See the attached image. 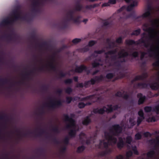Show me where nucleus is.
<instances>
[{
  "instance_id": "f257e3e1",
  "label": "nucleus",
  "mask_w": 159,
  "mask_h": 159,
  "mask_svg": "<svg viewBox=\"0 0 159 159\" xmlns=\"http://www.w3.org/2000/svg\"><path fill=\"white\" fill-rule=\"evenodd\" d=\"M75 13L74 10H70L67 13L66 18H64L60 23L61 29H64L67 28L68 26V23L70 21H72L75 23L80 22L79 20L81 18V16L79 15L75 17L74 16Z\"/></svg>"
},
{
  "instance_id": "f03ea898",
  "label": "nucleus",
  "mask_w": 159,
  "mask_h": 159,
  "mask_svg": "<svg viewBox=\"0 0 159 159\" xmlns=\"http://www.w3.org/2000/svg\"><path fill=\"white\" fill-rule=\"evenodd\" d=\"M144 36L142 37L141 39L136 41L132 39L126 40L125 41V43L128 45H138L141 43H143L144 47L148 48L149 47L150 43L148 41L147 42L146 40L144 39Z\"/></svg>"
},
{
  "instance_id": "7ed1b4c3",
  "label": "nucleus",
  "mask_w": 159,
  "mask_h": 159,
  "mask_svg": "<svg viewBox=\"0 0 159 159\" xmlns=\"http://www.w3.org/2000/svg\"><path fill=\"white\" fill-rule=\"evenodd\" d=\"M12 14L14 16L13 19L11 20L8 19H5L2 21L1 24L3 25H8L21 18L20 13L18 11V9L14 10L13 11Z\"/></svg>"
},
{
  "instance_id": "20e7f679",
  "label": "nucleus",
  "mask_w": 159,
  "mask_h": 159,
  "mask_svg": "<svg viewBox=\"0 0 159 159\" xmlns=\"http://www.w3.org/2000/svg\"><path fill=\"white\" fill-rule=\"evenodd\" d=\"M65 117V120L66 121H68L69 123L66 125V128L69 129L74 127L75 125V121L73 118L75 116V115L73 113L70 114V117L67 114H64L63 115Z\"/></svg>"
},
{
  "instance_id": "39448f33",
  "label": "nucleus",
  "mask_w": 159,
  "mask_h": 159,
  "mask_svg": "<svg viewBox=\"0 0 159 159\" xmlns=\"http://www.w3.org/2000/svg\"><path fill=\"white\" fill-rule=\"evenodd\" d=\"M104 78L102 75L99 76H95L94 78L91 79L90 80L86 81L84 84V87L85 88H88L90 84L94 85L96 82H99L102 81Z\"/></svg>"
},
{
  "instance_id": "423d86ee",
  "label": "nucleus",
  "mask_w": 159,
  "mask_h": 159,
  "mask_svg": "<svg viewBox=\"0 0 159 159\" xmlns=\"http://www.w3.org/2000/svg\"><path fill=\"white\" fill-rule=\"evenodd\" d=\"M122 129V127L119 124H115L112 126L109 130L113 135L118 136L121 133Z\"/></svg>"
},
{
  "instance_id": "0eeeda50",
  "label": "nucleus",
  "mask_w": 159,
  "mask_h": 159,
  "mask_svg": "<svg viewBox=\"0 0 159 159\" xmlns=\"http://www.w3.org/2000/svg\"><path fill=\"white\" fill-rule=\"evenodd\" d=\"M151 15V12L149 11H146L142 16H136L134 13H131L125 16V18L126 19L128 18L132 17L135 20H137L139 18H146L149 17Z\"/></svg>"
},
{
  "instance_id": "6e6552de",
  "label": "nucleus",
  "mask_w": 159,
  "mask_h": 159,
  "mask_svg": "<svg viewBox=\"0 0 159 159\" xmlns=\"http://www.w3.org/2000/svg\"><path fill=\"white\" fill-rule=\"evenodd\" d=\"M153 46L152 45L151 48L148 51V53L149 54V56L152 57L153 55H154L155 57L156 58L157 60L152 64V66L155 67L159 66V54H156L155 53V50L153 49L152 47Z\"/></svg>"
},
{
  "instance_id": "1a4fd4ad",
  "label": "nucleus",
  "mask_w": 159,
  "mask_h": 159,
  "mask_svg": "<svg viewBox=\"0 0 159 159\" xmlns=\"http://www.w3.org/2000/svg\"><path fill=\"white\" fill-rule=\"evenodd\" d=\"M62 105V102L60 100H51L49 104V107L52 109L58 108Z\"/></svg>"
},
{
  "instance_id": "9d476101",
  "label": "nucleus",
  "mask_w": 159,
  "mask_h": 159,
  "mask_svg": "<svg viewBox=\"0 0 159 159\" xmlns=\"http://www.w3.org/2000/svg\"><path fill=\"white\" fill-rule=\"evenodd\" d=\"M1 39H6L8 41H13L16 42L17 39L16 35L12 33L11 34H5L1 37Z\"/></svg>"
},
{
  "instance_id": "9b49d317",
  "label": "nucleus",
  "mask_w": 159,
  "mask_h": 159,
  "mask_svg": "<svg viewBox=\"0 0 159 159\" xmlns=\"http://www.w3.org/2000/svg\"><path fill=\"white\" fill-rule=\"evenodd\" d=\"M88 68L87 66L84 65H81L78 66H76L75 71V72L77 73H81L83 71H86Z\"/></svg>"
},
{
  "instance_id": "f8f14e48",
  "label": "nucleus",
  "mask_w": 159,
  "mask_h": 159,
  "mask_svg": "<svg viewBox=\"0 0 159 159\" xmlns=\"http://www.w3.org/2000/svg\"><path fill=\"white\" fill-rule=\"evenodd\" d=\"M105 135L106 138L109 141L112 142L115 144L117 143V139L116 137L110 135L109 133L106 132H105Z\"/></svg>"
},
{
  "instance_id": "ddd939ff",
  "label": "nucleus",
  "mask_w": 159,
  "mask_h": 159,
  "mask_svg": "<svg viewBox=\"0 0 159 159\" xmlns=\"http://www.w3.org/2000/svg\"><path fill=\"white\" fill-rule=\"evenodd\" d=\"M137 97L138 98H139L138 101V105H140L143 103L146 99V96L143 95L142 93H140L137 94Z\"/></svg>"
},
{
  "instance_id": "4468645a",
  "label": "nucleus",
  "mask_w": 159,
  "mask_h": 159,
  "mask_svg": "<svg viewBox=\"0 0 159 159\" xmlns=\"http://www.w3.org/2000/svg\"><path fill=\"white\" fill-rule=\"evenodd\" d=\"M125 143L121 137L118 138V141L117 143V148L119 149H121L125 146Z\"/></svg>"
},
{
  "instance_id": "2eb2a0df",
  "label": "nucleus",
  "mask_w": 159,
  "mask_h": 159,
  "mask_svg": "<svg viewBox=\"0 0 159 159\" xmlns=\"http://www.w3.org/2000/svg\"><path fill=\"white\" fill-rule=\"evenodd\" d=\"M148 84L146 83H139L136 84H134V88L135 89H144L147 87Z\"/></svg>"
},
{
  "instance_id": "dca6fc26",
  "label": "nucleus",
  "mask_w": 159,
  "mask_h": 159,
  "mask_svg": "<svg viewBox=\"0 0 159 159\" xmlns=\"http://www.w3.org/2000/svg\"><path fill=\"white\" fill-rule=\"evenodd\" d=\"M131 1H133V2L126 8L127 11H131L134 7L137 5V2L136 1L133 0Z\"/></svg>"
},
{
  "instance_id": "f3484780",
  "label": "nucleus",
  "mask_w": 159,
  "mask_h": 159,
  "mask_svg": "<svg viewBox=\"0 0 159 159\" xmlns=\"http://www.w3.org/2000/svg\"><path fill=\"white\" fill-rule=\"evenodd\" d=\"M93 112L95 114H103L106 112V110L104 109V108H100L98 109V108H94L93 110Z\"/></svg>"
},
{
  "instance_id": "a211bd4d",
  "label": "nucleus",
  "mask_w": 159,
  "mask_h": 159,
  "mask_svg": "<svg viewBox=\"0 0 159 159\" xmlns=\"http://www.w3.org/2000/svg\"><path fill=\"white\" fill-rule=\"evenodd\" d=\"M143 26L146 28V29H143V30L144 31L148 32L149 33H153L155 31V29L153 27L148 28V25L146 24H144Z\"/></svg>"
},
{
  "instance_id": "6ab92c4d",
  "label": "nucleus",
  "mask_w": 159,
  "mask_h": 159,
  "mask_svg": "<svg viewBox=\"0 0 159 159\" xmlns=\"http://www.w3.org/2000/svg\"><path fill=\"white\" fill-rule=\"evenodd\" d=\"M91 116V115L87 116L85 117L84 120L82 121V124L83 125H87L91 122V120L90 118Z\"/></svg>"
},
{
  "instance_id": "aec40b11",
  "label": "nucleus",
  "mask_w": 159,
  "mask_h": 159,
  "mask_svg": "<svg viewBox=\"0 0 159 159\" xmlns=\"http://www.w3.org/2000/svg\"><path fill=\"white\" fill-rule=\"evenodd\" d=\"M117 52V50L116 49L109 51L105 53V54L106 55L105 57L106 58H108L109 57V56H108V55H114L116 54Z\"/></svg>"
},
{
  "instance_id": "412c9836",
  "label": "nucleus",
  "mask_w": 159,
  "mask_h": 159,
  "mask_svg": "<svg viewBox=\"0 0 159 159\" xmlns=\"http://www.w3.org/2000/svg\"><path fill=\"white\" fill-rule=\"evenodd\" d=\"M83 7L80 4L79 2H77L75 5V11H80L83 8Z\"/></svg>"
},
{
  "instance_id": "4be33fe9",
  "label": "nucleus",
  "mask_w": 159,
  "mask_h": 159,
  "mask_svg": "<svg viewBox=\"0 0 159 159\" xmlns=\"http://www.w3.org/2000/svg\"><path fill=\"white\" fill-rule=\"evenodd\" d=\"M150 87L152 89L154 90H157L159 88V85L157 82L151 84L150 85Z\"/></svg>"
},
{
  "instance_id": "5701e85b",
  "label": "nucleus",
  "mask_w": 159,
  "mask_h": 159,
  "mask_svg": "<svg viewBox=\"0 0 159 159\" xmlns=\"http://www.w3.org/2000/svg\"><path fill=\"white\" fill-rule=\"evenodd\" d=\"M119 59L122 58H124L126 57L129 55V54L127 52H125L123 53L122 52H120L118 53Z\"/></svg>"
},
{
  "instance_id": "b1692460",
  "label": "nucleus",
  "mask_w": 159,
  "mask_h": 159,
  "mask_svg": "<svg viewBox=\"0 0 159 159\" xmlns=\"http://www.w3.org/2000/svg\"><path fill=\"white\" fill-rule=\"evenodd\" d=\"M10 81V80L7 78L0 79V84L3 85L5 84H8Z\"/></svg>"
},
{
  "instance_id": "393cba45",
  "label": "nucleus",
  "mask_w": 159,
  "mask_h": 159,
  "mask_svg": "<svg viewBox=\"0 0 159 159\" xmlns=\"http://www.w3.org/2000/svg\"><path fill=\"white\" fill-rule=\"evenodd\" d=\"M108 108H106V112L107 113H110L113 111V107L112 104H107V105Z\"/></svg>"
},
{
  "instance_id": "a878e982",
  "label": "nucleus",
  "mask_w": 159,
  "mask_h": 159,
  "mask_svg": "<svg viewBox=\"0 0 159 159\" xmlns=\"http://www.w3.org/2000/svg\"><path fill=\"white\" fill-rule=\"evenodd\" d=\"M141 29L139 28L136 30H134L133 32L131 34V35H135L136 36H138L140 33Z\"/></svg>"
},
{
  "instance_id": "bb28decb",
  "label": "nucleus",
  "mask_w": 159,
  "mask_h": 159,
  "mask_svg": "<svg viewBox=\"0 0 159 159\" xmlns=\"http://www.w3.org/2000/svg\"><path fill=\"white\" fill-rule=\"evenodd\" d=\"M155 154V151L154 150L149 151L147 154V156L149 158H152Z\"/></svg>"
},
{
  "instance_id": "cd10ccee",
  "label": "nucleus",
  "mask_w": 159,
  "mask_h": 159,
  "mask_svg": "<svg viewBox=\"0 0 159 159\" xmlns=\"http://www.w3.org/2000/svg\"><path fill=\"white\" fill-rule=\"evenodd\" d=\"M36 70L37 69L36 68H34L33 70L30 71L29 73L27 72H25V74L24 75V78L25 79H30V78L29 76L30 75L31 73H34V70Z\"/></svg>"
},
{
  "instance_id": "c85d7f7f",
  "label": "nucleus",
  "mask_w": 159,
  "mask_h": 159,
  "mask_svg": "<svg viewBox=\"0 0 159 159\" xmlns=\"http://www.w3.org/2000/svg\"><path fill=\"white\" fill-rule=\"evenodd\" d=\"M106 43L108 44V48H111L113 47H112L111 45V43L114 45V42H111V39L109 38H107L106 39Z\"/></svg>"
},
{
  "instance_id": "c756f323",
  "label": "nucleus",
  "mask_w": 159,
  "mask_h": 159,
  "mask_svg": "<svg viewBox=\"0 0 159 159\" xmlns=\"http://www.w3.org/2000/svg\"><path fill=\"white\" fill-rule=\"evenodd\" d=\"M49 66L51 70L55 72L57 71V67L53 64V62H51L50 63Z\"/></svg>"
},
{
  "instance_id": "7c9ffc66",
  "label": "nucleus",
  "mask_w": 159,
  "mask_h": 159,
  "mask_svg": "<svg viewBox=\"0 0 159 159\" xmlns=\"http://www.w3.org/2000/svg\"><path fill=\"white\" fill-rule=\"evenodd\" d=\"M40 4V3L39 0H34L32 3V5L33 7H39Z\"/></svg>"
},
{
  "instance_id": "2f4dec72",
  "label": "nucleus",
  "mask_w": 159,
  "mask_h": 159,
  "mask_svg": "<svg viewBox=\"0 0 159 159\" xmlns=\"http://www.w3.org/2000/svg\"><path fill=\"white\" fill-rule=\"evenodd\" d=\"M85 149V147L84 145L79 147L77 149V152L78 153H80L83 152Z\"/></svg>"
},
{
  "instance_id": "473e14b6",
  "label": "nucleus",
  "mask_w": 159,
  "mask_h": 159,
  "mask_svg": "<svg viewBox=\"0 0 159 159\" xmlns=\"http://www.w3.org/2000/svg\"><path fill=\"white\" fill-rule=\"evenodd\" d=\"M76 134V132L75 130L71 129L69 133V135L71 137H75Z\"/></svg>"
},
{
  "instance_id": "72a5a7b5",
  "label": "nucleus",
  "mask_w": 159,
  "mask_h": 159,
  "mask_svg": "<svg viewBox=\"0 0 159 159\" xmlns=\"http://www.w3.org/2000/svg\"><path fill=\"white\" fill-rule=\"evenodd\" d=\"M94 97L93 95H90L87 96L84 98H82L81 99V101H84L92 99Z\"/></svg>"
},
{
  "instance_id": "f704fd0d",
  "label": "nucleus",
  "mask_w": 159,
  "mask_h": 159,
  "mask_svg": "<svg viewBox=\"0 0 159 159\" xmlns=\"http://www.w3.org/2000/svg\"><path fill=\"white\" fill-rule=\"evenodd\" d=\"M119 74H120V75L119 76L116 77L113 80V81L114 82L115 81H116V80H118L119 79H121V78H123L125 77V74H123L121 72H120Z\"/></svg>"
},
{
  "instance_id": "c9c22d12",
  "label": "nucleus",
  "mask_w": 159,
  "mask_h": 159,
  "mask_svg": "<svg viewBox=\"0 0 159 159\" xmlns=\"http://www.w3.org/2000/svg\"><path fill=\"white\" fill-rule=\"evenodd\" d=\"M142 76V80H144L146 79L148 77V74L147 72H144L143 73L142 75H140Z\"/></svg>"
},
{
  "instance_id": "e433bc0d",
  "label": "nucleus",
  "mask_w": 159,
  "mask_h": 159,
  "mask_svg": "<svg viewBox=\"0 0 159 159\" xmlns=\"http://www.w3.org/2000/svg\"><path fill=\"white\" fill-rule=\"evenodd\" d=\"M122 91L123 92V93H122L120 91H119L115 93V96L116 97H120L122 98L123 95V93H125V91Z\"/></svg>"
},
{
  "instance_id": "4c0bfd02",
  "label": "nucleus",
  "mask_w": 159,
  "mask_h": 159,
  "mask_svg": "<svg viewBox=\"0 0 159 159\" xmlns=\"http://www.w3.org/2000/svg\"><path fill=\"white\" fill-rule=\"evenodd\" d=\"M144 109L145 112H149L152 111V107L151 106H146Z\"/></svg>"
},
{
  "instance_id": "58836bf2",
  "label": "nucleus",
  "mask_w": 159,
  "mask_h": 159,
  "mask_svg": "<svg viewBox=\"0 0 159 159\" xmlns=\"http://www.w3.org/2000/svg\"><path fill=\"white\" fill-rule=\"evenodd\" d=\"M132 140V139L131 136H128L126 138V142L128 144H130Z\"/></svg>"
},
{
  "instance_id": "ea45409f",
  "label": "nucleus",
  "mask_w": 159,
  "mask_h": 159,
  "mask_svg": "<svg viewBox=\"0 0 159 159\" xmlns=\"http://www.w3.org/2000/svg\"><path fill=\"white\" fill-rule=\"evenodd\" d=\"M114 76L113 73H110L107 74L106 76V77L108 79H112Z\"/></svg>"
},
{
  "instance_id": "a19ab883",
  "label": "nucleus",
  "mask_w": 159,
  "mask_h": 159,
  "mask_svg": "<svg viewBox=\"0 0 159 159\" xmlns=\"http://www.w3.org/2000/svg\"><path fill=\"white\" fill-rule=\"evenodd\" d=\"M72 91V89L70 87H67L65 90V92L68 94H70Z\"/></svg>"
},
{
  "instance_id": "79ce46f5",
  "label": "nucleus",
  "mask_w": 159,
  "mask_h": 159,
  "mask_svg": "<svg viewBox=\"0 0 159 159\" xmlns=\"http://www.w3.org/2000/svg\"><path fill=\"white\" fill-rule=\"evenodd\" d=\"M133 152L131 150H129L127 151L126 153V157L127 159H129V158L130 157L133 155Z\"/></svg>"
},
{
  "instance_id": "37998d69",
  "label": "nucleus",
  "mask_w": 159,
  "mask_h": 159,
  "mask_svg": "<svg viewBox=\"0 0 159 159\" xmlns=\"http://www.w3.org/2000/svg\"><path fill=\"white\" fill-rule=\"evenodd\" d=\"M142 136L139 133H136L135 135V139L137 140L141 139Z\"/></svg>"
},
{
  "instance_id": "c03bdc74",
  "label": "nucleus",
  "mask_w": 159,
  "mask_h": 159,
  "mask_svg": "<svg viewBox=\"0 0 159 159\" xmlns=\"http://www.w3.org/2000/svg\"><path fill=\"white\" fill-rule=\"evenodd\" d=\"M138 114L139 117L143 118V119H145V117L144 116V114L143 111L142 110H140L138 112Z\"/></svg>"
},
{
  "instance_id": "a18cd8bd",
  "label": "nucleus",
  "mask_w": 159,
  "mask_h": 159,
  "mask_svg": "<svg viewBox=\"0 0 159 159\" xmlns=\"http://www.w3.org/2000/svg\"><path fill=\"white\" fill-rule=\"evenodd\" d=\"M144 119L142 117H138L137 120V126H139Z\"/></svg>"
},
{
  "instance_id": "49530a36",
  "label": "nucleus",
  "mask_w": 159,
  "mask_h": 159,
  "mask_svg": "<svg viewBox=\"0 0 159 159\" xmlns=\"http://www.w3.org/2000/svg\"><path fill=\"white\" fill-rule=\"evenodd\" d=\"M100 65V64L98 62L94 61L92 63V66L93 68H96Z\"/></svg>"
},
{
  "instance_id": "de8ad7c7",
  "label": "nucleus",
  "mask_w": 159,
  "mask_h": 159,
  "mask_svg": "<svg viewBox=\"0 0 159 159\" xmlns=\"http://www.w3.org/2000/svg\"><path fill=\"white\" fill-rule=\"evenodd\" d=\"M156 121V118L155 117L152 116L151 118H149V119L147 120V121L148 122H155Z\"/></svg>"
},
{
  "instance_id": "09e8293b",
  "label": "nucleus",
  "mask_w": 159,
  "mask_h": 159,
  "mask_svg": "<svg viewBox=\"0 0 159 159\" xmlns=\"http://www.w3.org/2000/svg\"><path fill=\"white\" fill-rule=\"evenodd\" d=\"M97 42L94 40H91L89 42L88 46L89 47H91L94 45Z\"/></svg>"
},
{
  "instance_id": "8fccbe9b",
  "label": "nucleus",
  "mask_w": 159,
  "mask_h": 159,
  "mask_svg": "<svg viewBox=\"0 0 159 159\" xmlns=\"http://www.w3.org/2000/svg\"><path fill=\"white\" fill-rule=\"evenodd\" d=\"M40 131L39 132L38 134H35V135L38 136H40L43 134L45 133V131L43 129H40Z\"/></svg>"
},
{
  "instance_id": "3c124183",
  "label": "nucleus",
  "mask_w": 159,
  "mask_h": 159,
  "mask_svg": "<svg viewBox=\"0 0 159 159\" xmlns=\"http://www.w3.org/2000/svg\"><path fill=\"white\" fill-rule=\"evenodd\" d=\"M66 102L68 104H70L72 101H73L72 97H67L66 98Z\"/></svg>"
},
{
  "instance_id": "603ef678",
  "label": "nucleus",
  "mask_w": 159,
  "mask_h": 159,
  "mask_svg": "<svg viewBox=\"0 0 159 159\" xmlns=\"http://www.w3.org/2000/svg\"><path fill=\"white\" fill-rule=\"evenodd\" d=\"M64 82L66 84H70L72 83V80L71 79H68L65 80Z\"/></svg>"
},
{
  "instance_id": "864d4df0",
  "label": "nucleus",
  "mask_w": 159,
  "mask_h": 159,
  "mask_svg": "<svg viewBox=\"0 0 159 159\" xmlns=\"http://www.w3.org/2000/svg\"><path fill=\"white\" fill-rule=\"evenodd\" d=\"M40 9L39 7H33L32 9V11L33 12L37 13L39 11Z\"/></svg>"
},
{
  "instance_id": "5fc2aeb1",
  "label": "nucleus",
  "mask_w": 159,
  "mask_h": 159,
  "mask_svg": "<svg viewBox=\"0 0 159 159\" xmlns=\"http://www.w3.org/2000/svg\"><path fill=\"white\" fill-rule=\"evenodd\" d=\"M122 38L121 36L119 37L116 40V42L118 44H120L122 43Z\"/></svg>"
},
{
  "instance_id": "6e6d98bb",
  "label": "nucleus",
  "mask_w": 159,
  "mask_h": 159,
  "mask_svg": "<svg viewBox=\"0 0 159 159\" xmlns=\"http://www.w3.org/2000/svg\"><path fill=\"white\" fill-rule=\"evenodd\" d=\"M129 55L131 56L134 58H136L138 57L139 55V53L137 51H135L132 54H130Z\"/></svg>"
},
{
  "instance_id": "4d7b16f0",
  "label": "nucleus",
  "mask_w": 159,
  "mask_h": 159,
  "mask_svg": "<svg viewBox=\"0 0 159 159\" xmlns=\"http://www.w3.org/2000/svg\"><path fill=\"white\" fill-rule=\"evenodd\" d=\"M105 52V50L104 49H102L100 50H95L94 51V53L97 54H101Z\"/></svg>"
},
{
  "instance_id": "13d9d810",
  "label": "nucleus",
  "mask_w": 159,
  "mask_h": 159,
  "mask_svg": "<svg viewBox=\"0 0 159 159\" xmlns=\"http://www.w3.org/2000/svg\"><path fill=\"white\" fill-rule=\"evenodd\" d=\"M132 150L133 151L134 153L136 155H139V152L137 150V147L136 146H134L132 148Z\"/></svg>"
},
{
  "instance_id": "bf43d9fd",
  "label": "nucleus",
  "mask_w": 159,
  "mask_h": 159,
  "mask_svg": "<svg viewBox=\"0 0 159 159\" xmlns=\"http://www.w3.org/2000/svg\"><path fill=\"white\" fill-rule=\"evenodd\" d=\"M66 74L63 73L62 71H61L60 72L59 74V78H61L65 77L66 76Z\"/></svg>"
},
{
  "instance_id": "052dcab7",
  "label": "nucleus",
  "mask_w": 159,
  "mask_h": 159,
  "mask_svg": "<svg viewBox=\"0 0 159 159\" xmlns=\"http://www.w3.org/2000/svg\"><path fill=\"white\" fill-rule=\"evenodd\" d=\"M78 107L80 108H82L85 106V103L83 102H80L78 103Z\"/></svg>"
},
{
  "instance_id": "680f3d73",
  "label": "nucleus",
  "mask_w": 159,
  "mask_h": 159,
  "mask_svg": "<svg viewBox=\"0 0 159 159\" xmlns=\"http://www.w3.org/2000/svg\"><path fill=\"white\" fill-rule=\"evenodd\" d=\"M81 52H86L88 51L89 50V48L88 46H86L84 47L81 49Z\"/></svg>"
},
{
  "instance_id": "e2e57ef3",
  "label": "nucleus",
  "mask_w": 159,
  "mask_h": 159,
  "mask_svg": "<svg viewBox=\"0 0 159 159\" xmlns=\"http://www.w3.org/2000/svg\"><path fill=\"white\" fill-rule=\"evenodd\" d=\"M81 40L80 39L75 38L73 39L72 41V42L74 44H76L80 42Z\"/></svg>"
},
{
  "instance_id": "0e129e2a",
  "label": "nucleus",
  "mask_w": 159,
  "mask_h": 159,
  "mask_svg": "<svg viewBox=\"0 0 159 159\" xmlns=\"http://www.w3.org/2000/svg\"><path fill=\"white\" fill-rule=\"evenodd\" d=\"M52 131L55 133H58L60 132L59 129L57 126H56L52 129Z\"/></svg>"
},
{
  "instance_id": "69168bd1",
  "label": "nucleus",
  "mask_w": 159,
  "mask_h": 159,
  "mask_svg": "<svg viewBox=\"0 0 159 159\" xmlns=\"http://www.w3.org/2000/svg\"><path fill=\"white\" fill-rule=\"evenodd\" d=\"M143 135L145 137H148V136L151 137L152 136V134L149 132H144Z\"/></svg>"
},
{
  "instance_id": "338daca9",
  "label": "nucleus",
  "mask_w": 159,
  "mask_h": 159,
  "mask_svg": "<svg viewBox=\"0 0 159 159\" xmlns=\"http://www.w3.org/2000/svg\"><path fill=\"white\" fill-rule=\"evenodd\" d=\"M126 93L124 95H123V96L122 97L125 100H127L129 97V94L127 93V92H125Z\"/></svg>"
},
{
  "instance_id": "774afa93",
  "label": "nucleus",
  "mask_w": 159,
  "mask_h": 159,
  "mask_svg": "<svg viewBox=\"0 0 159 159\" xmlns=\"http://www.w3.org/2000/svg\"><path fill=\"white\" fill-rule=\"evenodd\" d=\"M69 139L68 137H66L63 140L64 143L66 145H68L69 143Z\"/></svg>"
}]
</instances>
